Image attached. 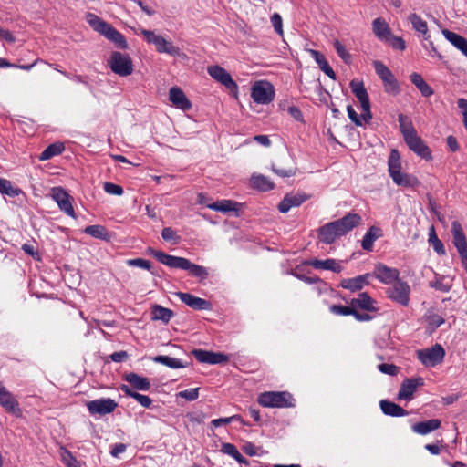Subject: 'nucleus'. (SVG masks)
<instances>
[{"instance_id": "1", "label": "nucleus", "mask_w": 467, "mask_h": 467, "mask_svg": "<svg viewBox=\"0 0 467 467\" xmlns=\"http://www.w3.org/2000/svg\"><path fill=\"white\" fill-rule=\"evenodd\" d=\"M361 222L358 213H348L339 220L328 223L318 229L319 240L327 244H333L337 238L347 234Z\"/></svg>"}, {"instance_id": "2", "label": "nucleus", "mask_w": 467, "mask_h": 467, "mask_svg": "<svg viewBox=\"0 0 467 467\" xmlns=\"http://www.w3.org/2000/svg\"><path fill=\"white\" fill-rule=\"evenodd\" d=\"M400 130L403 135L404 140L408 147L421 158L431 161L432 159L429 147L424 143L420 137L418 136L412 122L409 120L404 114L398 117Z\"/></svg>"}, {"instance_id": "3", "label": "nucleus", "mask_w": 467, "mask_h": 467, "mask_svg": "<svg viewBox=\"0 0 467 467\" xmlns=\"http://www.w3.org/2000/svg\"><path fill=\"white\" fill-rule=\"evenodd\" d=\"M140 34L145 37L148 43L155 46V49L158 53L187 58V55L182 53L171 41L166 40L162 36L155 34L154 31L141 29Z\"/></svg>"}, {"instance_id": "4", "label": "nucleus", "mask_w": 467, "mask_h": 467, "mask_svg": "<svg viewBox=\"0 0 467 467\" xmlns=\"http://www.w3.org/2000/svg\"><path fill=\"white\" fill-rule=\"evenodd\" d=\"M257 402L265 408H290L294 406L292 396L286 391H265L257 398Z\"/></svg>"}, {"instance_id": "5", "label": "nucleus", "mask_w": 467, "mask_h": 467, "mask_svg": "<svg viewBox=\"0 0 467 467\" xmlns=\"http://www.w3.org/2000/svg\"><path fill=\"white\" fill-rule=\"evenodd\" d=\"M110 69L120 77H127L133 72V64L130 57L128 54H123L118 51L112 52L109 60Z\"/></svg>"}, {"instance_id": "6", "label": "nucleus", "mask_w": 467, "mask_h": 467, "mask_svg": "<svg viewBox=\"0 0 467 467\" xmlns=\"http://www.w3.org/2000/svg\"><path fill=\"white\" fill-rule=\"evenodd\" d=\"M373 66L376 73L382 80L387 93L397 95L400 93V85L392 72L380 61H374Z\"/></svg>"}, {"instance_id": "7", "label": "nucleus", "mask_w": 467, "mask_h": 467, "mask_svg": "<svg viewBox=\"0 0 467 467\" xmlns=\"http://www.w3.org/2000/svg\"><path fill=\"white\" fill-rule=\"evenodd\" d=\"M167 263H170L171 268L187 270L192 276L200 280H204L208 276V271L205 267L195 265L187 258L176 256L175 258L168 259Z\"/></svg>"}, {"instance_id": "8", "label": "nucleus", "mask_w": 467, "mask_h": 467, "mask_svg": "<svg viewBox=\"0 0 467 467\" xmlns=\"http://www.w3.org/2000/svg\"><path fill=\"white\" fill-rule=\"evenodd\" d=\"M445 350L440 344L417 351V358L426 367H434L442 362Z\"/></svg>"}, {"instance_id": "9", "label": "nucleus", "mask_w": 467, "mask_h": 467, "mask_svg": "<svg viewBox=\"0 0 467 467\" xmlns=\"http://www.w3.org/2000/svg\"><path fill=\"white\" fill-rule=\"evenodd\" d=\"M251 97L258 104H268L275 98L274 87L265 80L256 81L251 88Z\"/></svg>"}, {"instance_id": "10", "label": "nucleus", "mask_w": 467, "mask_h": 467, "mask_svg": "<svg viewBox=\"0 0 467 467\" xmlns=\"http://www.w3.org/2000/svg\"><path fill=\"white\" fill-rule=\"evenodd\" d=\"M350 88L354 95L360 102V106L362 109L361 117L363 118L365 122H368L372 119V114L370 111V102L368 94L366 88H364L363 82L352 80L350 82Z\"/></svg>"}, {"instance_id": "11", "label": "nucleus", "mask_w": 467, "mask_h": 467, "mask_svg": "<svg viewBox=\"0 0 467 467\" xmlns=\"http://www.w3.org/2000/svg\"><path fill=\"white\" fill-rule=\"evenodd\" d=\"M451 233L453 236V244L459 253L462 265L467 272V241L462 227L458 221L451 223Z\"/></svg>"}, {"instance_id": "12", "label": "nucleus", "mask_w": 467, "mask_h": 467, "mask_svg": "<svg viewBox=\"0 0 467 467\" xmlns=\"http://www.w3.org/2000/svg\"><path fill=\"white\" fill-rule=\"evenodd\" d=\"M410 292V285L401 280H397L393 285L387 290L389 298L404 306L409 304Z\"/></svg>"}, {"instance_id": "13", "label": "nucleus", "mask_w": 467, "mask_h": 467, "mask_svg": "<svg viewBox=\"0 0 467 467\" xmlns=\"http://www.w3.org/2000/svg\"><path fill=\"white\" fill-rule=\"evenodd\" d=\"M209 75L230 91H236L238 87L231 75L220 66H211L207 69Z\"/></svg>"}, {"instance_id": "14", "label": "nucleus", "mask_w": 467, "mask_h": 467, "mask_svg": "<svg viewBox=\"0 0 467 467\" xmlns=\"http://www.w3.org/2000/svg\"><path fill=\"white\" fill-rule=\"evenodd\" d=\"M52 198L57 203L61 211L70 217L76 218L74 208L71 203V197L64 189L60 187L53 188Z\"/></svg>"}, {"instance_id": "15", "label": "nucleus", "mask_w": 467, "mask_h": 467, "mask_svg": "<svg viewBox=\"0 0 467 467\" xmlns=\"http://www.w3.org/2000/svg\"><path fill=\"white\" fill-rule=\"evenodd\" d=\"M117 402L109 398L88 401V410L91 414L105 415L111 413L117 408Z\"/></svg>"}, {"instance_id": "16", "label": "nucleus", "mask_w": 467, "mask_h": 467, "mask_svg": "<svg viewBox=\"0 0 467 467\" xmlns=\"http://www.w3.org/2000/svg\"><path fill=\"white\" fill-rule=\"evenodd\" d=\"M192 354L201 363L223 364L229 360L228 356L203 349H193Z\"/></svg>"}, {"instance_id": "17", "label": "nucleus", "mask_w": 467, "mask_h": 467, "mask_svg": "<svg viewBox=\"0 0 467 467\" xmlns=\"http://www.w3.org/2000/svg\"><path fill=\"white\" fill-rule=\"evenodd\" d=\"M424 380L422 378H410L406 379L400 385L398 393L399 400H410L413 397V393L419 387L423 386Z\"/></svg>"}, {"instance_id": "18", "label": "nucleus", "mask_w": 467, "mask_h": 467, "mask_svg": "<svg viewBox=\"0 0 467 467\" xmlns=\"http://www.w3.org/2000/svg\"><path fill=\"white\" fill-rule=\"evenodd\" d=\"M271 170L276 175L282 178L292 177L296 174V167L293 165L290 157L287 154H284L280 161L273 163Z\"/></svg>"}, {"instance_id": "19", "label": "nucleus", "mask_w": 467, "mask_h": 467, "mask_svg": "<svg viewBox=\"0 0 467 467\" xmlns=\"http://www.w3.org/2000/svg\"><path fill=\"white\" fill-rule=\"evenodd\" d=\"M306 193H287L278 204V210L282 213H287L293 207H298L308 199Z\"/></svg>"}, {"instance_id": "20", "label": "nucleus", "mask_w": 467, "mask_h": 467, "mask_svg": "<svg viewBox=\"0 0 467 467\" xmlns=\"http://www.w3.org/2000/svg\"><path fill=\"white\" fill-rule=\"evenodd\" d=\"M169 99L177 109L183 111L190 110L192 109V103L182 91L181 88L172 87L169 91Z\"/></svg>"}, {"instance_id": "21", "label": "nucleus", "mask_w": 467, "mask_h": 467, "mask_svg": "<svg viewBox=\"0 0 467 467\" xmlns=\"http://www.w3.org/2000/svg\"><path fill=\"white\" fill-rule=\"evenodd\" d=\"M176 296L188 306L195 310H209L211 309V303L205 299L197 297L189 293L178 292Z\"/></svg>"}, {"instance_id": "22", "label": "nucleus", "mask_w": 467, "mask_h": 467, "mask_svg": "<svg viewBox=\"0 0 467 467\" xmlns=\"http://www.w3.org/2000/svg\"><path fill=\"white\" fill-rule=\"evenodd\" d=\"M374 275L377 279L385 284H390L393 281L399 280V271L397 269L381 264L376 265Z\"/></svg>"}, {"instance_id": "23", "label": "nucleus", "mask_w": 467, "mask_h": 467, "mask_svg": "<svg viewBox=\"0 0 467 467\" xmlns=\"http://www.w3.org/2000/svg\"><path fill=\"white\" fill-rule=\"evenodd\" d=\"M0 405L15 415L18 416L21 413L17 400L7 389L0 395Z\"/></svg>"}, {"instance_id": "24", "label": "nucleus", "mask_w": 467, "mask_h": 467, "mask_svg": "<svg viewBox=\"0 0 467 467\" xmlns=\"http://www.w3.org/2000/svg\"><path fill=\"white\" fill-rule=\"evenodd\" d=\"M375 301L368 296V293H360L357 298H353L350 302L352 307L355 310L357 308H360L366 311H375L376 307L374 306Z\"/></svg>"}, {"instance_id": "25", "label": "nucleus", "mask_w": 467, "mask_h": 467, "mask_svg": "<svg viewBox=\"0 0 467 467\" xmlns=\"http://www.w3.org/2000/svg\"><path fill=\"white\" fill-rule=\"evenodd\" d=\"M125 380L138 390L146 391L150 388V382L148 378L141 377L134 372L126 374Z\"/></svg>"}, {"instance_id": "26", "label": "nucleus", "mask_w": 467, "mask_h": 467, "mask_svg": "<svg viewBox=\"0 0 467 467\" xmlns=\"http://www.w3.org/2000/svg\"><path fill=\"white\" fill-rule=\"evenodd\" d=\"M379 406L383 413L389 416L402 417L408 415V411L403 408L387 400H380Z\"/></svg>"}, {"instance_id": "27", "label": "nucleus", "mask_w": 467, "mask_h": 467, "mask_svg": "<svg viewBox=\"0 0 467 467\" xmlns=\"http://www.w3.org/2000/svg\"><path fill=\"white\" fill-rule=\"evenodd\" d=\"M368 274L358 275L354 278H347L341 281V286L350 291L361 290L364 285H368Z\"/></svg>"}, {"instance_id": "28", "label": "nucleus", "mask_w": 467, "mask_h": 467, "mask_svg": "<svg viewBox=\"0 0 467 467\" xmlns=\"http://www.w3.org/2000/svg\"><path fill=\"white\" fill-rule=\"evenodd\" d=\"M442 34L449 42H451L456 48L461 50L462 53L467 57L466 38L447 29L442 30Z\"/></svg>"}, {"instance_id": "29", "label": "nucleus", "mask_w": 467, "mask_h": 467, "mask_svg": "<svg viewBox=\"0 0 467 467\" xmlns=\"http://www.w3.org/2000/svg\"><path fill=\"white\" fill-rule=\"evenodd\" d=\"M441 426V420L438 419H431L426 421H421L412 425V431L416 433L426 435Z\"/></svg>"}, {"instance_id": "30", "label": "nucleus", "mask_w": 467, "mask_h": 467, "mask_svg": "<svg viewBox=\"0 0 467 467\" xmlns=\"http://www.w3.org/2000/svg\"><path fill=\"white\" fill-rule=\"evenodd\" d=\"M109 40L113 42L118 47L122 49L128 48V43L124 37V36L116 30L113 26L109 25L107 29L102 34Z\"/></svg>"}, {"instance_id": "31", "label": "nucleus", "mask_w": 467, "mask_h": 467, "mask_svg": "<svg viewBox=\"0 0 467 467\" xmlns=\"http://www.w3.org/2000/svg\"><path fill=\"white\" fill-rule=\"evenodd\" d=\"M372 28L376 36L382 41H386L391 35L389 26L383 18H376L372 23Z\"/></svg>"}, {"instance_id": "32", "label": "nucleus", "mask_w": 467, "mask_h": 467, "mask_svg": "<svg viewBox=\"0 0 467 467\" xmlns=\"http://www.w3.org/2000/svg\"><path fill=\"white\" fill-rule=\"evenodd\" d=\"M309 265L315 269L331 270L335 273L342 271V266L335 259L330 258L326 260L315 259Z\"/></svg>"}, {"instance_id": "33", "label": "nucleus", "mask_w": 467, "mask_h": 467, "mask_svg": "<svg viewBox=\"0 0 467 467\" xmlns=\"http://www.w3.org/2000/svg\"><path fill=\"white\" fill-rule=\"evenodd\" d=\"M150 313L152 320H161L165 324L169 323L171 318L174 316L172 310L163 307L160 305L152 306Z\"/></svg>"}, {"instance_id": "34", "label": "nucleus", "mask_w": 467, "mask_h": 467, "mask_svg": "<svg viewBox=\"0 0 467 467\" xmlns=\"http://www.w3.org/2000/svg\"><path fill=\"white\" fill-rule=\"evenodd\" d=\"M380 236L381 230L379 227L371 226L363 237L362 248L366 251H371L374 242Z\"/></svg>"}, {"instance_id": "35", "label": "nucleus", "mask_w": 467, "mask_h": 467, "mask_svg": "<svg viewBox=\"0 0 467 467\" xmlns=\"http://www.w3.org/2000/svg\"><path fill=\"white\" fill-rule=\"evenodd\" d=\"M250 182L254 188L263 192L270 191L275 187L274 182L262 174H253Z\"/></svg>"}, {"instance_id": "36", "label": "nucleus", "mask_w": 467, "mask_h": 467, "mask_svg": "<svg viewBox=\"0 0 467 467\" xmlns=\"http://www.w3.org/2000/svg\"><path fill=\"white\" fill-rule=\"evenodd\" d=\"M389 176L393 177L401 171V161L400 152L392 149L388 161Z\"/></svg>"}, {"instance_id": "37", "label": "nucleus", "mask_w": 467, "mask_h": 467, "mask_svg": "<svg viewBox=\"0 0 467 467\" xmlns=\"http://www.w3.org/2000/svg\"><path fill=\"white\" fill-rule=\"evenodd\" d=\"M391 179L397 185L403 187H416L420 184L419 180L415 176L401 171L398 175L391 177Z\"/></svg>"}, {"instance_id": "38", "label": "nucleus", "mask_w": 467, "mask_h": 467, "mask_svg": "<svg viewBox=\"0 0 467 467\" xmlns=\"http://www.w3.org/2000/svg\"><path fill=\"white\" fill-rule=\"evenodd\" d=\"M410 80L417 87L422 96L431 97L433 94V89L426 83L420 74L412 73L410 75Z\"/></svg>"}, {"instance_id": "39", "label": "nucleus", "mask_w": 467, "mask_h": 467, "mask_svg": "<svg viewBox=\"0 0 467 467\" xmlns=\"http://www.w3.org/2000/svg\"><path fill=\"white\" fill-rule=\"evenodd\" d=\"M153 361L156 363L165 365L171 368H182L188 367V363H183L180 359L169 356H156L153 358Z\"/></svg>"}, {"instance_id": "40", "label": "nucleus", "mask_w": 467, "mask_h": 467, "mask_svg": "<svg viewBox=\"0 0 467 467\" xmlns=\"http://www.w3.org/2000/svg\"><path fill=\"white\" fill-rule=\"evenodd\" d=\"M120 389L129 397L135 399L144 408H149L152 400L149 396L133 391L129 386L121 385Z\"/></svg>"}, {"instance_id": "41", "label": "nucleus", "mask_w": 467, "mask_h": 467, "mask_svg": "<svg viewBox=\"0 0 467 467\" xmlns=\"http://www.w3.org/2000/svg\"><path fill=\"white\" fill-rule=\"evenodd\" d=\"M208 207L214 211L228 213L237 211L238 203L231 200H222L208 205Z\"/></svg>"}, {"instance_id": "42", "label": "nucleus", "mask_w": 467, "mask_h": 467, "mask_svg": "<svg viewBox=\"0 0 467 467\" xmlns=\"http://www.w3.org/2000/svg\"><path fill=\"white\" fill-rule=\"evenodd\" d=\"M86 19L87 22L90 25V26L101 35L109 25L107 22L103 21L101 18H99L97 15L92 13H88L86 16Z\"/></svg>"}, {"instance_id": "43", "label": "nucleus", "mask_w": 467, "mask_h": 467, "mask_svg": "<svg viewBox=\"0 0 467 467\" xmlns=\"http://www.w3.org/2000/svg\"><path fill=\"white\" fill-rule=\"evenodd\" d=\"M65 150L64 144L60 142H56L53 144H50L48 147L46 148V150L40 154L39 160L40 161H47L51 159L52 157L58 155L62 153V151Z\"/></svg>"}, {"instance_id": "44", "label": "nucleus", "mask_w": 467, "mask_h": 467, "mask_svg": "<svg viewBox=\"0 0 467 467\" xmlns=\"http://www.w3.org/2000/svg\"><path fill=\"white\" fill-rule=\"evenodd\" d=\"M221 451L232 456L240 463H248L247 460L238 451L237 448L232 443H223Z\"/></svg>"}, {"instance_id": "45", "label": "nucleus", "mask_w": 467, "mask_h": 467, "mask_svg": "<svg viewBox=\"0 0 467 467\" xmlns=\"http://www.w3.org/2000/svg\"><path fill=\"white\" fill-rule=\"evenodd\" d=\"M87 234L91 235L92 237L99 238L101 240H108L109 234L104 226L101 225H90L87 226L84 230Z\"/></svg>"}, {"instance_id": "46", "label": "nucleus", "mask_w": 467, "mask_h": 467, "mask_svg": "<svg viewBox=\"0 0 467 467\" xmlns=\"http://www.w3.org/2000/svg\"><path fill=\"white\" fill-rule=\"evenodd\" d=\"M20 192L21 191L18 188L13 187L10 181L0 178V193L15 197L19 195Z\"/></svg>"}, {"instance_id": "47", "label": "nucleus", "mask_w": 467, "mask_h": 467, "mask_svg": "<svg viewBox=\"0 0 467 467\" xmlns=\"http://www.w3.org/2000/svg\"><path fill=\"white\" fill-rule=\"evenodd\" d=\"M409 21L411 23L413 29L416 31L426 35L428 31L427 23L421 19L417 14H410L409 16Z\"/></svg>"}, {"instance_id": "48", "label": "nucleus", "mask_w": 467, "mask_h": 467, "mask_svg": "<svg viewBox=\"0 0 467 467\" xmlns=\"http://www.w3.org/2000/svg\"><path fill=\"white\" fill-rule=\"evenodd\" d=\"M429 242L432 244L435 252H437L439 254H441V255L445 254V249H444L443 244L437 237L435 229L433 226L431 228V232H430V235H429Z\"/></svg>"}, {"instance_id": "49", "label": "nucleus", "mask_w": 467, "mask_h": 467, "mask_svg": "<svg viewBox=\"0 0 467 467\" xmlns=\"http://www.w3.org/2000/svg\"><path fill=\"white\" fill-rule=\"evenodd\" d=\"M161 237L164 241L171 242L173 244H178L181 242V237L171 227L163 228L161 232Z\"/></svg>"}, {"instance_id": "50", "label": "nucleus", "mask_w": 467, "mask_h": 467, "mask_svg": "<svg viewBox=\"0 0 467 467\" xmlns=\"http://www.w3.org/2000/svg\"><path fill=\"white\" fill-rule=\"evenodd\" d=\"M147 252L150 254L153 255L161 264H163L169 267H170V263H167V260L170 258L176 257L174 255H170L168 254H165L164 252L154 250L153 248H150V247H149L147 249Z\"/></svg>"}, {"instance_id": "51", "label": "nucleus", "mask_w": 467, "mask_h": 467, "mask_svg": "<svg viewBox=\"0 0 467 467\" xmlns=\"http://www.w3.org/2000/svg\"><path fill=\"white\" fill-rule=\"evenodd\" d=\"M334 47L337 53V55L340 57V58L346 63L349 64L351 62V56L346 49V47L338 41L336 40L334 42Z\"/></svg>"}, {"instance_id": "52", "label": "nucleus", "mask_w": 467, "mask_h": 467, "mask_svg": "<svg viewBox=\"0 0 467 467\" xmlns=\"http://www.w3.org/2000/svg\"><path fill=\"white\" fill-rule=\"evenodd\" d=\"M329 310L336 314V315H341V316H348L352 315L354 313V307L350 305V306H345L340 305H332L329 306Z\"/></svg>"}, {"instance_id": "53", "label": "nucleus", "mask_w": 467, "mask_h": 467, "mask_svg": "<svg viewBox=\"0 0 467 467\" xmlns=\"http://www.w3.org/2000/svg\"><path fill=\"white\" fill-rule=\"evenodd\" d=\"M61 460L67 467H73L79 463L72 453L64 448H62L61 451Z\"/></svg>"}, {"instance_id": "54", "label": "nucleus", "mask_w": 467, "mask_h": 467, "mask_svg": "<svg viewBox=\"0 0 467 467\" xmlns=\"http://www.w3.org/2000/svg\"><path fill=\"white\" fill-rule=\"evenodd\" d=\"M271 23H272V26H273L275 31L279 36H282L284 35L283 20H282L281 16L278 13H275V14L272 15V16H271Z\"/></svg>"}, {"instance_id": "55", "label": "nucleus", "mask_w": 467, "mask_h": 467, "mask_svg": "<svg viewBox=\"0 0 467 467\" xmlns=\"http://www.w3.org/2000/svg\"><path fill=\"white\" fill-rule=\"evenodd\" d=\"M126 263L130 266L140 267L146 270H150L151 267V263L142 258L129 259Z\"/></svg>"}, {"instance_id": "56", "label": "nucleus", "mask_w": 467, "mask_h": 467, "mask_svg": "<svg viewBox=\"0 0 467 467\" xmlns=\"http://www.w3.org/2000/svg\"><path fill=\"white\" fill-rule=\"evenodd\" d=\"M393 48L399 50H404L406 48L405 41L400 37L393 36L392 34L389 36V38L386 40Z\"/></svg>"}, {"instance_id": "57", "label": "nucleus", "mask_w": 467, "mask_h": 467, "mask_svg": "<svg viewBox=\"0 0 467 467\" xmlns=\"http://www.w3.org/2000/svg\"><path fill=\"white\" fill-rule=\"evenodd\" d=\"M178 396L187 400H195L199 397V388L185 389L178 393Z\"/></svg>"}, {"instance_id": "58", "label": "nucleus", "mask_w": 467, "mask_h": 467, "mask_svg": "<svg viewBox=\"0 0 467 467\" xmlns=\"http://www.w3.org/2000/svg\"><path fill=\"white\" fill-rule=\"evenodd\" d=\"M103 188L104 191L109 194L119 196L123 193L122 187L112 182H105Z\"/></svg>"}, {"instance_id": "59", "label": "nucleus", "mask_w": 467, "mask_h": 467, "mask_svg": "<svg viewBox=\"0 0 467 467\" xmlns=\"http://www.w3.org/2000/svg\"><path fill=\"white\" fill-rule=\"evenodd\" d=\"M347 112H348V118L355 123V125H357V126L362 125V120H364V119L361 117V114L358 115V113L356 112V110L354 109V108L352 106L348 105L347 107Z\"/></svg>"}, {"instance_id": "60", "label": "nucleus", "mask_w": 467, "mask_h": 467, "mask_svg": "<svg viewBox=\"0 0 467 467\" xmlns=\"http://www.w3.org/2000/svg\"><path fill=\"white\" fill-rule=\"evenodd\" d=\"M379 369L380 372H382L384 374L391 375V376L397 375V373L399 371V368L397 366H395L393 364H387V363L379 364Z\"/></svg>"}, {"instance_id": "61", "label": "nucleus", "mask_w": 467, "mask_h": 467, "mask_svg": "<svg viewBox=\"0 0 467 467\" xmlns=\"http://www.w3.org/2000/svg\"><path fill=\"white\" fill-rule=\"evenodd\" d=\"M458 107L462 109L463 115V124L467 129V99H459L457 101Z\"/></svg>"}, {"instance_id": "62", "label": "nucleus", "mask_w": 467, "mask_h": 467, "mask_svg": "<svg viewBox=\"0 0 467 467\" xmlns=\"http://www.w3.org/2000/svg\"><path fill=\"white\" fill-rule=\"evenodd\" d=\"M307 51L311 55V57L316 60L319 67L323 65V63L327 62L325 57L318 51L314 49H308Z\"/></svg>"}, {"instance_id": "63", "label": "nucleus", "mask_w": 467, "mask_h": 467, "mask_svg": "<svg viewBox=\"0 0 467 467\" xmlns=\"http://www.w3.org/2000/svg\"><path fill=\"white\" fill-rule=\"evenodd\" d=\"M443 322L444 319L440 315L433 314L429 317V323L434 327H440Z\"/></svg>"}, {"instance_id": "64", "label": "nucleus", "mask_w": 467, "mask_h": 467, "mask_svg": "<svg viewBox=\"0 0 467 467\" xmlns=\"http://www.w3.org/2000/svg\"><path fill=\"white\" fill-rule=\"evenodd\" d=\"M320 69L331 79H336V73L332 69V67L328 65L327 61L326 63H323V65L320 67Z\"/></svg>"}]
</instances>
